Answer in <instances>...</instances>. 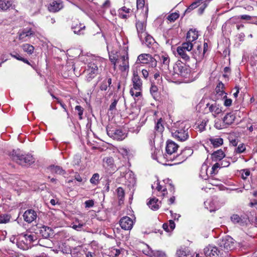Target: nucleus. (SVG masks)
Returning <instances> with one entry per match:
<instances>
[{"instance_id": "obj_40", "label": "nucleus", "mask_w": 257, "mask_h": 257, "mask_svg": "<svg viewBox=\"0 0 257 257\" xmlns=\"http://www.w3.org/2000/svg\"><path fill=\"white\" fill-rule=\"evenodd\" d=\"M158 202V199L154 198L151 199L147 204L151 209L156 210L159 208V205Z\"/></svg>"}, {"instance_id": "obj_13", "label": "nucleus", "mask_w": 257, "mask_h": 257, "mask_svg": "<svg viewBox=\"0 0 257 257\" xmlns=\"http://www.w3.org/2000/svg\"><path fill=\"white\" fill-rule=\"evenodd\" d=\"M133 220L128 216L123 217L119 221V225L122 229L126 230H131L133 226Z\"/></svg>"}, {"instance_id": "obj_42", "label": "nucleus", "mask_w": 257, "mask_h": 257, "mask_svg": "<svg viewBox=\"0 0 257 257\" xmlns=\"http://www.w3.org/2000/svg\"><path fill=\"white\" fill-rule=\"evenodd\" d=\"M50 170L52 173L60 175H64L65 173V171L61 167L58 166H50Z\"/></svg>"}, {"instance_id": "obj_36", "label": "nucleus", "mask_w": 257, "mask_h": 257, "mask_svg": "<svg viewBox=\"0 0 257 257\" xmlns=\"http://www.w3.org/2000/svg\"><path fill=\"white\" fill-rule=\"evenodd\" d=\"M244 218L240 216L239 215L236 214H232L230 216V220L234 224H238L239 225H242L244 223Z\"/></svg>"}, {"instance_id": "obj_58", "label": "nucleus", "mask_w": 257, "mask_h": 257, "mask_svg": "<svg viewBox=\"0 0 257 257\" xmlns=\"http://www.w3.org/2000/svg\"><path fill=\"white\" fill-rule=\"evenodd\" d=\"M145 5V0H137V8H143Z\"/></svg>"}, {"instance_id": "obj_39", "label": "nucleus", "mask_w": 257, "mask_h": 257, "mask_svg": "<svg viewBox=\"0 0 257 257\" xmlns=\"http://www.w3.org/2000/svg\"><path fill=\"white\" fill-rule=\"evenodd\" d=\"M111 78L109 77L104 79L100 84L99 88L101 90L105 91L108 87H110L111 84Z\"/></svg>"}, {"instance_id": "obj_27", "label": "nucleus", "mask_w": 257, "mask_h": 257, "mask_svg": "<svg viewBox=\"0 0 257 257\" xmlns=\"http://www.w3.org/2000/svg\"><path fill=\"white\" fill-rule=\"evenodd\" d=\"M235 118L234 115L231 113H227L223 118V127H226V125L231 124L233 122Z\"/></svg>"}, {"instance_id": "obj_25", "label": "nucleus", "mask_w": 257, "mask_h": 257, "mask_svg": "<svg viewBox=\"0 0 257 257\" xmlns=\"http://www.w3.org/2000/svg\"><path fill=\"white\" fill-rule=\"evenodd\" d=\"M198 32L195 30L190 29L187 34L186 41L193 43L194 41L198 39Z\"/></svg>"}, {"instance_id": "obj_57", "label": "nucleus", "mask_w": 257, "mask_h": 257, "mask_svg": "<svg viewBox=\"0 0 257 257\" xmlns=\"http://www.w3.org/2000/svg\"><path fill=\"white\" fill-rule=\"evenodd\" d=\"M86 208H90L94 206V201L93 200H88L84 203Z\"/></svg>"}, {"instance_id": "obj_20", "label": "nucleus", "mask_w": 257, "mask_h": 257, "mask_svg": "<svg viewBox=\"0 0 257 257\" xmlns=\"http://www.w3.org/2000/svg\"><path fill=\"white\" fill-rule=\"evenodd\" d=\"M63 8V2L61 0H54L51 2L49 7L48 9L51 12H57Z\"/></svg>"}, {"instance_id": "obj_15", "label": "nucleus", "mask_w": 257, "mask_h": 257, "mask_svg": "<svg viewBox=\"0 0 257 257\" xmlns=\"http://www.w3.org/2000/svg\"><path fill=\"white\" fill-rule=\"evenodd\" d=\"M23 217L26 222L30 223L36 219L37 214L33 209H28L24 212Z\"/></svg>"}, {"instance_id": "obj_33", "label": "nucleus", "mask_w": 257, "mask_h": 257, "mask_svg": "<svg viewBox=\"0 0 257 257\" xmlns=\"http://www.w3.org/2000/svg\"><path fill=\"white\" fill-rule=\"evenodd\" d=\"M177 53L178 57L182 59L185 61H189L190 57L188 55V53L186 52L184 50H183L182 48L177 47Z\"/></svg>"}, {"instance_id": "obj_2", "label": "nucleus", "mask_w": 257, "mask_h": 257, "mask_svg": "<svg viewBox=\"0 0 257 257\" xmlns=\"http://www.w3.org/2000/svg\"><path fill=\"white\" fill-rule=\"evenodd\" d=\"M189 127L182 123L180 126L174 132L172 133V136L179 141L184 142L189 138L188 133Z\"/></svg>"}, {"instance_id": "obj_32", "label": "nucleus", "mask_w": 257, "mask_h": 257, "mask_svg": "<svg viewBox=\"0 0 257 257\" xmlns=\"http://www.w3.org/2000/svg\"><path fill=\"white\" fill-rule=\"evenodd\" d=\"M12 6L11 0H0V11H6Z\"/></svg>"}, {"instance_id": "obj_31", "label": "nucleus", "mask_w": 257, "mask_h": 257, "mask_svg": "<svg viewBox=\"0 0 257 257\" xmlns=\"http://www.w3.org/2000/svg\"><path fill=\"white\" fill-rule=\"evenodd\" d=\"M131 12V9L126 7H123L118 11V16L122 19H126L129 17V14Z\"/></svg>"}, {"instance_id": "obj_14", "label": "nucleus", "mask_w": 257, "mask_h": 257, "mask_svg": "<svg viewBox=\"0 0 257 257\" xmlns=\"http://www.w3.org/2000/svg\"><path fill=\"white\" fill-rule=\"evenodd\" d=\"M206 106L208 107L209 111L214 117H216L222 111V107L221 106L216 102L212 104L208 103L206 104Z\"/></svg>"}, {"instance_id": "obj_19", "label": "nucleus", "mask_w": 257, "mask_h": 257, "mask_svg": "<svg viewBox=\"0 0 257 257\" xmlns=\"http://www.w3.org/2000/svg\"><path fill=\"white\" fill-rule=\"evenodd\" d=\"M191 57L194 58L196 61H201L203 58L205 54L201 45H198L196 48L193 47Z\"/></svg>"}, {"instance_id": "obj_64", "label": "nucleus", "mask_w": 257, "mask_h": 257, "mask_svg": "<svg viewBox=\"0 0 257 257\" xmlns=\"http://www.w3.org/2000/svg\"><path fill=\"white\" fill-rule=\"evenodd\" d=\"M117 100H114L113 101V102H112L111 104L110 105V106H109V110H113L114 109H115V107H116V104H117Z\"/></svg>"}, {"instance_id": "obj_17", "label": "nucleus", "mask_w": 257, "mask_h": 257, "mask_svg": "<svg viewBox=\"0 0 257 257\" xmlns=\"http://www.w3.org/2000/svg\"><path fill=\"white\" fill-rule=\"evenodd\" d=\"M204 252L207 257H218L219 251L216 246L209 245L204 249Z\"/></svg>"}, {"instance_id": "obj_61", "label": "nucleus", "mask_w": 257, "mask_h": 257, "mask_svg": "<svg viewBox=\"0 0 257 257\" xmlns=\"http://www.w3.org/2000/svg\"><path fill=\"white\" fill-rule=\"evenodd\" d=\"M243 171L244 173L242 174V177L245 179L249 175L250 171L248 170H244Z\"/></svg>"}, {"instance_id": "obj_29", "label": "nucleus", "mask_w": 257, "mask_h": 257, "mask_svg": "<svg viewBox=\"0 0 257 257\" xmlns=\"http://www.w3.org/2000/svg\"><path fill=\"white\" fill-rule=\"evenodd\" d=\"M52 232V230L51 228L46 226H43L40 230V233L45 238L49 237Z\"/></svg>"}, {"instance_id": "obj_16", "label": "nucleus", "mask_w": 257, "mask_h": 257, "mask_svg": "<svg viewBox=\"0 0 257 257\" xmlns=\"http://www.w3.org/2000/svg\"><path fill=\"white\" fill-rule=\"evenodd\" d=\"M162 119H160L157 121L155 127V132L152 134L151 138L153 139V142L151 140V144H153L155 143V139L157 136L159 137L162 136V133L164 131V126L162 123Z\"/></svg>"}, {"instance_id": "obj_49", "label": "nucleus", "mask_w": 257, "mask_h": 257, "mask_svg": "<svg viewBox=\"0 0 257 257\" xmlns=\"http://www.w3.org/2000/svg\"><path fill=\"white\" fill-rule=\"evenodd\" d=\"M99 180V175L98 173H95L93 175L92 177L90 180L91 184L94 185L98 184Z\"/></svg>"}, {"instance_id": "obj_10", "label": "nucleus", "mask_w": 257, "mask_h": 257, "mask_svg": "<svg viewBox=\"0 0 257 257\" xmlns=\"http://www.w3.org/2000/svg\"><path fill=\"white\" fill-rule=\"evenodd\" d=\"M143 252L150 257H167L166 253L159 250H153L148 245L143 250Z\"/></svg>"}, {"instance_id": "obj_47", "label": "nucleus", "mask_w": 257, "mask_h": 257, "mask_svg": "<svg viewBox=\"0 0 257 257\" xmlns=\"http://www.w3.org/2000/svg\"><path fill=\"white\" fill-rule=\"evenodd\" d=\"M118 152L120 153L123 158L128 157L130 154V150L124 148H119L118 149Z\"/></svg>"}, {"instance_id": "obj_23", "label": "nucleus", "mask_w": 257, "mask_h": 257, "mask_svg": "<svg viewBox=\"0 0 257 257\" xmlns=\"http://www.w3.org/2000/svg\"><path fill=\"white\" fill-rule=\"evenodd\" d=\"M176 257H192L189 248L186 247H180L176 252Z\"/></svg>"}, {"instance_id": "obj_43", "label": "nucleus", "mask_w": 257, "mask_h": 257, "mask_svg": "<svg viewBox=\"0 0 257 257\" xmlns=\"http://www.w3.org/2000/svg\"><path fill=\"white\" fill-rule=\"evenodd\" d=\"M109 59L111 62L113 64V69L114 70L116 69V63L119 60L117 58V56L114 53L111 52L109 54Z\"/></svg>"}, {"instance_id": "obj_28", "label": "nucleus", "mask_w": 257, "mask_h": 257, "mask_svg": "<svg viewBox=\"0 0 257 257\" xmlns=\"http://www.w3.org/2000/svg\"><path fill=\"white\" fill-rule=\"evenodd\" d=\"M85 28V26L81 23L79 24H73L72 25V29L73 30V32L78 35L83 34Z\"/></svg>"}, {"instance_id": "obj_12", "label": "nucleus", "mask_w": 257, "mask_h": 257, "mask_svg": "<svg viewBox=\"0 0 257 257\" xmlns=\"http://www.w3.org/2000/svg\"><path fill=\"white\" fill-rule=\"evenodd\" d=\"M107 134L114 140L121 141L126 137V134L120 130L107 131Z\"/></svg>"}, {"instance_id": "obj_35", "label": "nucleus", "mask_w": 257, "mask_h": 257, "mask_svg": "<svg viewBox=\"0 0 257 257\" xmlns=\"http://www.w3.org/2000/svg\"><path fill=\"white\" fill-rule=\"evenodd\" d=\"M139 38L142 43H145L148 46H149L150 45H151L154 42V39L150 35L148 34L147 33H146L145 36L140 37Z\"/></svg>"}, {"instance_id": "obj_6", "label": "nucleus", "mask_w": 257, "mask_h": 257, "mask_svg": "<svg viewBox=\"0 0 257 257\" xmlns=\"http://www.w3.org/2000/svg\"><path fill=\"white\" fill-rule=\"evenodd\" d=\"M235 242L230 236L226 235L219 240L218 245L220 247L227 250H231L234 248Z\"/></svg>"}, {"instance_id": "obj_18", "label": "nucleus", "mask_w": 257, "mask_h": 257, "mask_svg": "<svg viewBox=\"0 0 257 257\" xmlns=\"http://www.w3.org/2000/svg\"><path fill=\"white\" fill-rule=\"evenodd\" d=\"M117 63L119 64V69L121 71L124 72L127 71L129 68L128 56H121Z\"/></svg>"}, {"instance_id": "obj_26", "label": "nucleus", "mask_w": 257, "mask_h": 257, "mask_svg": "<svg viewBox=\"0 0 257 257\" xmlns=\"http://www.w3.org/2000/svg\"><path fill=\"white\" fill-rule=\"evenodd\" d=\"M193 46V43H190L189 42L186 41L185 42L183 43L181 45L178 46V47L182 48L183 50H184L186 52H187L188 55L190 57L192 56V51Z\"/></svg>"}, {"instance_id": "obj_21", "label": "nucleus", "mask_w": 257, "mask_h": 257, "mask_svg": "<svg viewBox=\"0 0 257 257\" xmlns=\"http://www.w3.org/2000/svg\"><path fill=\"white\" fill-rule=\"evenodd\" d=\"M19 39L22 41H26L31 36H33L34 33L31 29H24L19 32Z\"/></svg>"}, {"instance_id": "obj_11", "label": "nucleus", "mask_w": 257, "mask_h": 257, "mask_svg": "<svg viewBox=\"0 0 257 257\" xmlns=\"http://www.w3.org/2000/svg\"><path fill=\"white\" fill-rule=\"evenodd\" d=\"M20 238H22V241H26V244H31L36 242L38 239V237L36 234L29 232L22 233L20 235Z\"/></svg>"}, {"instance_id": "obj_63", "label": "nucleus", "mask_w": 257, "mask_h": 257, "mask_svg": "<svg viewBox=\"0 0 257 257\" xmlns=\"http://www.w3.org/2000/svg\"><path fill=\"white\" fill-rule=\"evenodd\" d=\"M110 7V2L109 0H106L105 2L103 4L102 7L106 9Z\"/></svg>"}, {"instance_id": "obj_3", "label": "nucleus", "mask_w": 257, "mask_h": 257, "mask_svg": "<svg viewBox=\"0 0 257 257\" xmlns=\"http://www.w3.org/2000/svg\"><path fill=\"white\" fill-rule=\"evenodd\" d=\"M102 60L100 58H97L89 63L87 70L88 74L86 76L87 81H90L98 73V66L100 65Z\"/></svg>"}, {"instance_id": "obj_30", "label": "nucleus", "mask_w": 257, "mask_h": 257, "mask_svg": "<svg viewBox=\"0 0 257 257\" xmlns=\"http://www.w3.org/2000/svg\"><path fill=\"white\" fill-rule=\"evenodd\" d=\"M216 96L218 98L219 96H222L226 93L224 91V85L222 82H219L215 88Z\"/></svg>"}, {"instance_id": "obj_60", "label": "nucleus", "mask_w": 257, "mask_h": 257, "mask_svg": "<svg viewBox=\"0 0 257 257\" xmlns=\"http://www.w3.org/2000/svg\"><path fill=\"white\" fill-rule=\"evenodd\" d=\"M85 255V249L81 248L77 253V257L83 256Z\"/></svg>"}, {"instance_id": "obj_38", "label": "nucleus", "mask_w": 257, "mask_h": 257, "mask_svg": "<svg viewBox=\"0 0 257 257\" xmlns=\"http://www.w3.org/2000/svg\"><path fill=\"white\" fill-rule=\"evenodd\" d=\"M103 166L105 167L112 169L114 170V160L112 157H107L103 159Z\"/></svg>"}, {"instance_id": "obj_41", "label": "nucleus", "mask_w": 257, "mask_h": 257, "mask_svg": "<svg viewBox=\"0 0 257 257\" xmlns=\"http://www.w3.org/2000/svg\"><path fill=\"white\" fill-rule=\"evenodd\" d=\"M209 141L214 147H218L222 145L223 139L221 138H211Z\"/></svg>"}, {"instance_id": "obj_51", "label": "nucleus", "mask_w": 257, "mask_h": 257, "mask_svg": "<svg viewBox=\"0 0 257 257\" xmlns=\"http://www.w3.org/2000/svg\"><path fill=\"white\" fill-rule=\"evenodd\" d=\"M221 97L224 100L223 104L225 106L228 107L231 105L232 100L230 98H227V93L221 96Z\"/></svg>"}, {"instance_id": "obj_53", "label": "nucleus", "mask_w": 257, "mask_h": 257, "mask_svg": "<svg viewBox=\"0 0 257 257\" xmlns=\"http://www.w3.org/2000/svg\"><path fill=\"white\" fill-rule=\"evenodd\" d=\"M246 150L244 144H240L237 148L235 149V152L236 153L240 154L244 152Z\"/></svg>"}, {"instance_id": "obj_59", "label": "nucleus", "mask_w": 257, "mask_h": 257, "mask_svg": "<svg viewBox=\"0 0 257 257\" xmlns=\"http://www.w3.org/2000/svg\"><path fill=\"white\" fill-rule=\"evenodd\" d=\"M220 166H221V164H220L218 163H216L214 165H213L211 168V174H215L216 170Z\"/></svg>"}, {"instance_id": "obj_55", "label": "nucleus", "mask_w": 257, "mask_h": 257, "mask_svg": "<svg viewBox=\"0 0 257 257\" xmlns=\"http://www.w3.org/2000/svg\"><path fill=\"white\" fill-rule=\"evenodd\" d=\"M75 109L78 111L79 119H81L82 118V115L83 113V108L80 105H77L75 106Z\"/></svg>"}, {"instance_id": "obj_62", "label": "nucleus", "mask_w": 257, "mask_h": 257, "mask_svg": "<svg viewBox=\"0 0 257 257\" xmlns=\"http://www.w3.org/2000/svg\"><path fill=\"white\" fill-rule=\"evenodd\" d=\"M94 256V253L92 252H90L87 251L86 249H85V256H79V257H93Z\"/></svg>"}, {"instance_id": "obj_52", "label": "nucleus", "mask_w": 257, "mask_h": 257, "mask_svg": "<svg viewBox=\"0 0 257 257\" xmlns=\"http://www.w3.org/2000/svg\"><path fill=\"white\" fill-rule=\"evenodd\" d=\"M117 197L119 200H122L124 197V191L122 188L118 187L117 190Z\"/></svg>"}, {"instance_id": "obj_4", "label": "nucleus", "mask_w": 257, "mask_h": 257, "mask_svg": "<svg viewBox=\"0 0 257 257\" xmlns=\"http://www.w3.org/2000/svg\"><path fill=\"white\" fill-rule=\"evenodd\" d=\"M188 74V69L186 65L181 61L177 62L173 66V72L171 73L173 79H176L179 76L186 77Z\"/></svg>"}, {"instance_id": "obj_34", "label": "nucleus", "mask_w": 257, "mask_h": 257, "mask_svg": "<svg viewBox=\"0 0 257 257\" xmlns=\"http://www.w3.org/2000/svg\"><path fill=\"white\" fill-rule=\"evenodd\" d=\"M211 156L213 161H218L221 160L225 157V154L223 151L221 150H218L217 151L214 152Z\"/></svg>"}, {"instance_id": "obj_9", "label": "nucleus", "mask_w": 257, "mask_h": 257, "mask_svg": "<svg viewBox=\"0 0 257 257\" xmlns=\"http://www.w3.org/2000/svg\"><path fill=\"white\" fill-rule=\"evenodd\" d=\"M137 61L143 64L150 63L152 67H155L157 66V60L148 54H142L140 55Z\"/></svg>"}, {"instance_id": "obj_48", "label": "nucleus", "mask_w": 257, "mask_h": 257, "mask_svg": "<svg viewBox=\"0 0 257 257\" xmlns=\"http://www.w3.org/2000/svg\"><path fill=\"white\" fill-rule=\"evenodd\" d=\"M11 216L8 214H2L0 215V224L6 223L10 221Z\"/></svg>"}, {"instance_id": "obj_1", "label": "nucleus", "mask_w": 257, "mask_h": 257, "mask_svg": "<svg viewBox=\"0 0 257 257\" xmlns=\"http://www.w3.org/2000/svg\"><path fill=\"white\" fill-rule=\"evenodd\" d=\"M9 155L13 161L23 166H29L34 162V159L31 155L23 154L19 150H13Z\"/></svg>"}, {"instance_id": "obj_5", "label": "nucleus", "mask_w": 257, "mask_h": 257, "mask_svg": "<svg viewBox=\"0 0 257 257\" xmlns=\"http://www.w3.org/2000/svg\"><path fill=\"white\" fill-rule=\"evenodd\" d=\"M164 183L166 184L165 186H163L162 184H160L158 180L156 181L152 185V188L153 189H156L158 191H161L162 195L164 196L167 193V188L171 189V191H174V187L172 185L171 181L169 179L164 180Z\"/></svg>"}, {"instance_id": "obj_22", "label": "nucleus", "mask_w": 257, "mask_h": 257, "mask_svg": "<svg viewBox=\"0 0 257 257\" xmlns=\"http://www.w3.org/2000/svg\"><path fill=\"white\" fill-rule=\"evenodd\" d=\"M133 87L136 90H142V81L138 74L134 73L132 78Z\"/></svg>"}, {"instance_id": "obj_44", "label": "nucleus", "mask_w": 257, "mask_h": 257, "mask_svg": "<svg viewBox=\"0 0 257 257\" xmlns=\"http://www.w3.org/2000/svg\"><path fill=\"white\" fill-rule=\"evenodd\" d=\"M150 91L153 98L157 99L159 96L158 88L157 86L152 84Z\"/></svg>"}, {"instance_id": "obj_24", "label": "nucleus", "mask_w": 257, "mask_h": 257, "mask_svg": "<svg viewBox=\"0 0 257 257\" xmlns=\"http://www.w3.org/2000/svg\"><path fill=\"white\" fill-rule=\"evenodd\" d=\"M136 28L139 37L145 36L146 33V24L144 22L138 21L136 22Z\"/></svg>"}, {"instance_id": "obj_46", "label": "nucleus", "mask_w": 257, "mask_h": 257, "mask_svg": "<svg viewBox=\"0 0 257 257\" xmlns=\"http://www.w3.org/2000/svg\"><path fill=\"white\" fill-rule=\"evenodd\" d=\"M85 226V223H81L78 220H76L75 224H73L72 227L77 231H80L82 229L83 227Z\"/></svg>"}, {"instance_id": "obj_45", "label": "nucleus", "mask_w": 257, "mask_h": 257, "mask_svg": "<svg viewBox=\"0 0 257 257\" xmlns=\"http://www.w3.org/2000/svg\"><path fill=\"white\" fill-rule=\"evenodd\" d=\"M22 48L24 51L28 53L29 54H32L34 50V47L33 46L29 44H25L22 46Z\"/></svg>"}, {"instance_id": "obj_56", "label": "nucleus", "mask_w": 257, "mask_h": 257, "mask_svg": "<svg viewBox=\"0 0 257 257\" xmlns=\"http://www.w3.org/2000/svg\"><path fill=\"white\" fill-rule=\"evenodd\" d=\"M207 121L206 120H203L202 121V122L198 125V128L199 130V131L200 132H202L203 131L205 128V126L206 125V123H207Z\"/></svg>"}, {"instance_id": "obj_7", "label": "nucleus", "mask_w": 257, "mask_h": 257, "mask_svg": "<svg viewBox=\"0 0 257 257\" xmlns=\"http://www.w3.org/2000/svg\"><path fill=\"white\" fill-rule=\"evenodd\" d=\"M160 60L162 63V68L161 70L162 75L166 77L167 80H171L170 75L168 74L169 71V65L170 63V59L167 55H162L160 57Z\"/></svg>"}, {"instance_id": "obj_37", "label": "nucleus", "mask_w": 257, "mask_h": 257, "mask_svg": "<svg viewBox=\"0 0 257 257\" xmlns=\"http://www.w3.org/2000/svg\"><path fill=\"white\" fill-rule=\"evenodd\" d=\"M193 153V150L190 148L184 149L178 157H182L183 161L185 160L188 157L190 156Z\"/></svg>"}, {"instance_id": "obj_50", "label": "nucleus", "mask_w": 257, "mask_h": 257, "mask_svg": "<svg viewBox=\"0 0 257 257\" xmlns=\"http://www.w3.org/2000/svg\"><path fill=\"white\" fill-rule=\"evenodd\" d=\"M179 17V14L176 12L172 13L168 15L167 19L170 22H174Z\"/></svg>"}, {"instance_id": "obj_8", "label": "nucleus", "mask_w": 257, "mask_h": 257, "mask_svg": "<svg viewBox=\"0 0 257 257\" xmlns=\"http://www.w3.org/2000/svg\"><path fill=\"white\" fill-rule=\"evenodd\" d=\"M178 148V145L175 142L172 141H168L166 147V154L163 155V157L168 160H172L171 156L176 152Z\"/></svg>"}, {"instance_id": "obj_54", "label": "nucleus", "mask_w": 257, "mask_h": 257, "mask_svg": "<svg viewBox=\"0 0 257 257\" xmlns=\"http://www.w3.org/2000/svg\"><path fill=\"white\" fill-rule=\"evenodd\" d=\"M141 91L142 90H136L135 89H131L130 90V94L133 96H135V97H139L140 96L142 93H141Z\"/></svg>"}]
</instances>
